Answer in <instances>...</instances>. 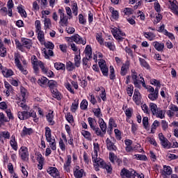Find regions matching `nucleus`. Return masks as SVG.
Wrapping results in <instances>:
<instances>
[{
  "label": "nucleus",
  "instance_id": "1",
  "mask_svg": "<svg viewBox=\"0 0 178 178\" xmlns=\"http://www.w3.org/2000/svg\"><path fill=\"white\" fill-rule=\"evenodd\" d=\"M18 118L20 119V120H26L29 119V118H33L34 122L37 123L38 122V118H37V114L34 111H19L18 112Z\"/></svg>",
  "mask_w": 178,
  "mask_h": 178
},
{
  "label": "nucleus",
  "instance_id": "2",
  "mask_svg": "<svg viewBox=\"0 0 178 178\" xmlns=\"http://www.w3.org/2000/svg\"><path fill=\"white\" fill-rule=\"evenodd\" d=\"M85 54L86 57L83 58V65L85 66L86 69H87V67H90L87 63H88V60L92 58V49L91 48V46H86L85 49Z\"/></svg>",
  "mask_w": 178,
  "mask_h": 178
},
{
  "label": "nucleus",
  "instance_id": "3",
  "mask_svg": "<svg viewBox=\"0 0 178 178\" xmlns=\"http://www.w3.org/2000/svg\"><path fill=\"white\" fill-rule=\"evenodd\" d=\"M111 32L115 40H118V41H123V40H124L123 37L126 35V33H123L122 30L118 28H114L112 29Z\"/></svg>",
  "mask_w": 178,
  "mask_h": 178
},
{
  "label": "nucleus",
  "instance_id": "4",
  "mask_svg": "<svg viewBox=\"0 0 178 178\" xmlns=\"http://www.w3.org/2000/svg\"><path fill=\"white\" fill-rule=\"evenodd\" d=\"M58 13H60V22L59 24H60V26H62L63 27L64 26H67V24H69V17H67V16L65 15V13H63V10L59 9L58 10Z\"/></svg>",
  "mask_w": 178,
  "mask_h": 178
},
{
  "label": "nucleus",
  "instance_id": "5",
  "mask_svg": "<svg viewBox=\"0 0 178 178\" xmlns=\"http://www.w3.org/2000/svg\"><path fill=\"white\" fill-rule=\"evenodd\" d=\"M159 138L161 141V144L163 148H170L172 147V143H169V140L163 136V134H159Z\"/></svg>",
  "mask_w": 178,
  "mask_h": 178
},
{
  "label": "nucleus",
  "instance_id": "6",
  "mask_svg": "<svg viewBox=\"0 0 178 178\" xmlns=\"http://www.w3.org/2000/svg\"><path fill=\"white\" fill-rule=\"evenodd\" d=\"M131 77L135 87H136V88H141V85H140L141 81L138 79V75L134 70H131Z\"/></svg>",
  "mask_w": 178,
  "mask_h": 178
},
{
  "label": "nucleus",
  "instance_id": "7",
  "mask_svg": "<svg viewBox=\"0 0 178 178\" xmlns=\"http://www.w3.org/2000/svg\"><path fill=\"white\" fill-rule=\"evenodd\" d=\"M99 66L100 67L101 72H102V74L104 76H108L109 69L106 66V63L105 62V60H102L99 61Z\"/></svg>",
  "mask_w": 178,
  "mask_h": 178
},
{
  "label": "nucleus",
  "instance_id": "8",
  "mask_svg": "<svg viewBox=\"0 0 178 178\" xmlns=\"http://www.w3.org/2000/svg\"><path fill=\"white\" fill-rule=\"evenodd\" d=\"M19 155L22 161L29 160V152L27 151V147H22L19 150Z\"/></svg>",
  "mask_w": 178,
  "mask_h": 178
},
{
  "label": "nucleus",
  "instance_id": "9",
  "mask_svg": "<svg viewBox=\"0 0 178 178\" xmlns=\"http://www.w3.org/2000/svg\"><path fill=\"white\" fill-rule=\"evenodd\" d=\"M70 40L76 42V44H82V45H86V40H83V38H81L79 34H75L74 36H72Z\"/></svg>",
  "mask_w": 178,
  "mask_h": 178
},
{
  "label": "nucleus",
  "instance_id": "10",
  "mask_svg": "<svg viewBox=\"0 0 178 178\" xmlns=\"http://www.w3.org/2000/svg\"><path fill=\"white\" fill-rule=\"evenodd\" d=\"M46 140L49 143L50 148L53 151H56V140H55V138L49 136V138H46Z\"/></svg>",
  "mask_w": 178,
  "mask_h": 178
},
{
  "label": "nucleus",
  "instance_id": "11",
  "mask_svg": "<svg viewBox=\"0 0 178 178\" xmlns=\"http://www.w3.org/2000/svg\"><path fill=\"white\" fill-rule=\"evenodd\" d=\"M47 173H49L52 176V177H59V171L58 170V168L55 167L49 168L47 169Z\"/></svg>",
  "mask_w": 178,
  "mask_h": 178
},
{
  "label": "nucleus",
  "instance_id": "12",
  "mask_svg": "<svg viewBox=\"0 0 178 178\" xmlns=\"http://www.w3.org/2000/svg\"><path fill=\"white\" fill-rule=\"evenodd\" d=\"M106 144L108 151H116L118 149V147H116L115 143L112 142V140H111L109 138L106 140Z\"/></svg>",
  "mask_w": 178,
  "mask_h": 178
},
{
  "label": "nucleus",
  "instance_id": "13",
  "mask_svg": "<svg viewBox=\"0 0 178 178\" xmlns=\"http://www.w3.org/2000/svg\"><path fill=\"white\" fill-rule=\"evenodd\" d=\"M22 47L26 48V49H31V47H33V42L30 39L22 38Z\"/></svg>",
  "mask_w": 178,
  "mask_h": 178
},
{
  "label": "nucleus",
  "instance_id": "14",
  "mask_svg": "<svg viewBox=\"0 0 178 178\" xmlns=\"http://www.w3.org/2000/svg\"><path fill=\"white\" fill-rule=\"evenodd\" d=\"M133 99L137 105L140 104L141 101V95H140V92L138 91V89H135L134 96H133Z\"/></svg>",
  "mask_w": 178,
  "mask_h": 178
},
{
  "label": "nucleus",
  "instance_id": "15",
  "mask_svg": "<svg viewBox=\"0 0 178 178\" xmlns=\"http://www.w3.org/2000/svg\"><path fill=\"white\" fill-rule=\"evenodd\" d=\"M153 46L156 51L159 52H163V49L165 48V44L159 42H154Z\"/></svg>",
  "mask_w": 178,
  "mask_h": 178
},
{
  "label": "nucleus",
  "instance_id": "16",
  "mask_svg": "<svg viewBox=\"0 0 178 178\" xmlns=\"http://www.w3.org/2000/svg\"><path fill=\"white\" fill-rule=\"evenodd\" d=\"M3 138H6L8 140L10 138V134L9 133V131H3L0 134V141L2 144H5Z\"/></svg>",
  "mask_w": 178,
  "mask_h": 178
},
{
  "label": "nucleus",
  "instance_id": "17",
  "mask_svg": "<svg viewBox=\"0 0 178 178\" xmlns=\"http://www.w3.org/2000/svg\"><path fill=\"white\" fill-rule=\"evenodd\" d=\"M98 123L102 133L105 134L106 133V123H105V121H104V119L102 118H99Z\"/></svg>",
  "mask_w": 178,
  "mask_h": 178
},
{
  "label": "nucleus",
  "instance_id": "18",
  "mask_svg": "<svg viewBox=\"0 0 178 178\" xmlns=\"http://www.w3.org/2000/svg\"><path fill=\"white\" fill-rule=\"evenodd\" d=\"M45 59H49V56H54V51L51 49H43Z\"/></svg>",
  "mask_w": 178,
  "mask_h": 178
},
{
  "label": "nucleus",
  "instance_id": "19",
  "mask_svg": "<svg viewBox=\"0 0 178 178\" xmlns=\"http://www.w3.org/2000/svg\"><path fill=\"white\" fill-rule=\"evenodd\" d=\"M47 121L49 122L50 126H54L55 124V121L54 120V111L49 113L46 116Z\"/></svg>",
  "mask_w": 178,
  "mask_h": 178
},
{
  "label": "nucleus",
  "instance_id": "20",
  "mask_svg": "<svg viewBox=\"0 0 178 178\" xmlns=\"http://www.w3.org/2000/svg\"><path fill=\"white\" fill-rule=\"evenodd\" d=\"M11 140H10V144L13 148V149H14L15 151H17V142H16V138L15 137V136H11Z\"/></svg>",
  "mask_w": 178,
  "mask_h": 178
},
{
  "label": "nucleus",
  "instance_id": "21",
  "mask_svg": "<svg viewBox=\"0 0 178 178\" xmlns=\"http://www.w3.org/2000/svg\"><path fill=\"white\" fill-rule=\"evenodd\" d=\"M149 109L152 113V115L156 114V111L159 109L158 108V106L155 104V103L149 104Z\"/></svg>",
  "mask_w": 178,
  "mask_h": 178
},
{
  "label": "nucleus",
  "instance_id": "22",
  "mask_svg": "<svg viewBox=\"0 0 178 178\" xmlns=\"http://www.w3.org/2000/svg\"><path fill=\"white\" fill-rule=\"evenodd\" d=\"M129 70V65L126 64H123L121 67V72L120 74L121 76H126L127 74V71Z\"/></svg>",
  "mask_w": 178,
  "mask_h": 178
},
{
  "label": "nucleus",
  "instance_id": "23",
  "mask_svg": "<svg viewBox=\"0 0 178 178\" xmlns=\"http://www.w3.org/2000/svg\"><path fill=\"white\" fill-rule=\"evenodd\" d=\"M154 116H156V118H159L160 119L165 118V113H163V111H162L161 108H159L156 114H154Z\"/></svg>",
  "mask_w": 178,
  "mask_h": 178
},
{
  "label": "nucleus",
  "instance_id": "24",
  "mask_svg": "<svg viewBox=\"0 0 178 178\" xmlns=\"http://www.w3.org/2000/svg\"><path fill=\"white\" fill-rule=\"evenodd\" d=\"M54 67L56 70H65V69H66L65 64L61 63H55Z\"/></svg>",
  "mask_w": 178,
  "mask_h": 178
},
{
  "label": "nucleus",
  "instance_id": "25",
  "mask_svg": "<svg viewBox=\"0 0 178 178\" xmlns=\"http://www.w3.org/2000/svg\"><path fill=\"white\" fill-rule=\"evenodd\" d=\"M21 97H22L23 101H26V97L28 95L27 90L24 87L20 88Z\"/></svg>",
  "mask_w": 178,
  "mask_h": 178
},
{
  "label": "nucleus",
  "instance_id": "26",
  "mask_svg": "<svg viewBox=\"0 0 178 178\" xmlns=\"http://www.w3.org/2000/svg\"><path fill=\"white\" fill-rule=\"evenodd\" d=\"M144 35L145 38H147V40H149V41L155 40V34H154L152 32H145L144 33Z\"/></svg>",
  "mask_w": 178,
  "mask_h": 178
},
{
  "label": "nucleus",
  "instance_id": "27",
  "mask_svg": "<svg viewBox=\"0 0 178 178\" xmlns=\"http://www.w3.org/2000/svg\"><path fill=\"white\" fill-rule=\"evenodd\" d=\"M1 73L4 77H10V76H13V71H12V70H3Z\"/></svg>",
  "mask_w": 178,
  "mask_h": 178
},
{
  "label": "nucleus",
  "instance_id": "28",
  "mask_svg": "<svg viewBox=\"0 0 178 178\" xmlns=\"http://www.w3.org/2000/svg\"><path fill=\"white\" fill-rule=\"evenodd\" d=\"M38 39L40 42H44L45 38H44V32L42 31H37Z\"/></svg>",
  "mask_w": 178,
  "mask_h": 178
},
{
  "label": "nucleus",
  "instance_id": "29",
  "mask_svg": "<svg viewBox=\"0 0 178 178\" xmlns=\"http://www.w3.org/2000/svg\"><path fill=\"white\" fill-rule=\"evenodd\" d=\"M84 173V170L81 169V170H76L74 172V175L76 178H81L83 177V175Z\"/></svg>",
  "mask_w": 178,
  "mask_h": 178
},
{
  "label": "nucleus",
  "instance_id": "30",
  "mask_svg": "<svg viewBox=\"0 0 178 178\" xmlns=\"http://www.w3.org/2000/svg\"><path fill=\"white\" fill-rule=\"evenodd\" d=\"M143 124L145 130H149V124L148 122V117H144L143 118Z\"/></svg>",
  "mask_w": 178,
  "mask_h": 178
},
{
  "label": "nucleus",
  "instance_id": "31",
  "mask_svg": "<svg viewBox=\"0 0 178 178\" xmlns=\"http://www.w3.org/2000/svg\"><path fill=\"white\" fill-rule=\"evenodd\" d=\"M33 133V129L31 128L29 129L26 127H24L21 136H27V134H31Z\"/></svg>",
  "mask_w": 178,
  "mask_h": 178
},
{
  "label": "nucleus",
  "instance_id": "32",
  "mask_svg": "<svg viewBox=\"0 0 178 178\" xmlns=\"http://www.w3.org/2000/svg\"><path fill=\"white\" fill-rule=\"evenodd\" d=\"M92 112H93L95 116H96V118L101 119V117L102 116V113H101V108H94L92 110Z\"/></svg>",
  "mask_w": 178,
  "mask_h": 178
},
{
  "label": "nucleus",
  "instance_id": "33",
  "mask_svg": "<svg viewBox=\"0 0 178 178\" xmlns=\"http://www.w3.org/2000/svg\"><path fill=\"white\" fill-rule=\"evenodd\" d=\"M158 95H159L157 93H156L155 92H153L148 95V98L151 101H156V99H158Z\"/></svg>",
  "mask_w": 178,
  "mask_h": 178
},
{
  "label": "nucleus",
  "instance_id": "34",
  "mask_svg": "<svg viewBox=\"0 0 178 178\" xmlns=\"http://www.w3.org/2000/svg\"><path fill=\"white\" fill-rule=\"evenodd\" d=\"M92 130L95 131L97 136H100V137H104V136H105V134H104V132H101V129H99V127H95Z\"/></svg>",
  "mask_w": 178,
  "mask_h": 178
},
{
  "label": "nucleus",
  "instance_id": "35",
  "mask_svg": "<svg viewBox=\"0 0 178 178\" xmlns=\"http://www.w3.org/2000/svg\"><path fill=\"white\" fill-rule=\"evenodd\" d=\"M93 162H95V163H97V165H99L100 166V168H104V165L106 164L105 162H104V160L101 159H97L93 160Z\"/></svg>",
  "mask_w": 178,
  "mask_h": 178
},
{
  "label": "nucleus",
  "instance_id": "36",
  "mask_svg": "<svg viewBox=\"0 0 178 178\" xmlns=\"http://www.w3.org/2000/svg\"><path fill=\"white\" fill-rule=\"evenodd\" d=\"M48 86L49 88H55L58 87V82L54 80H50L48 81Z\"/></svg>",
  "mask_w": 178,
  "mask_h": 178
},
{
  "label": "nucleus",
  "instance_id": "37",
  "mask_svg": "<svg viewBox=\"0 0 178 178\" xmlns=\"http://www.w3.org/2000/svg\"><path fill=\"white\" fill-rule=\"evenodd\" d=\"M139 61L141 66L145 67V69H149V65H148V63H147V61H145L143 58H140Z\"/></svg>",
  "mask_w": 178,
  "mask_h": 178
},
{
  "label": "nucleus",
  "instance_id": "38",
  "mask_svg": "<svg viewBox=\"0 0 178 178\" xmlns=\"http://www.w3.org/2000/svg\"><path fill=\"white\" fill-rule=\"evenodd\" d=\"M17 10H18L19 13H20V15L22 17H27V13H26V10H24V9H23V8L18 6Z\"/></svg>",
  "mask_w": 178,
  "mask_h": 178
},
{
  "label": "nucleus",
  "instance_id": "39",
  "mask_svg": "<svg viewBox=\"0 0 178 178\" xmlns=\"http://www.w3.org/2000/svg\"><path fill=\"white\" fill-rule=\"evenodd\" d=\"M18 105H19V106L22 108V109L24 111H30V107H29L27 105L24 104V101H23V99H22V102H20Z\"/></svg>",
  "mask_w": 178,
  "mask_h": 178
},
{
  "label": "nucleus",
  "instance_id": "40",
  "mask_svg": "<svg viewBox=\"0 0 178 178\" xmlns=\"http://www.w3.org/2000/svg\"><path fill=\"white\" fill-rule=\"evenodd\" d=\"M66 69H67V70H68V72H72L74 69V65H73V63L72 62L68 61L66 63Z\"/></svg>",
  "mask_w": 178,
  "mask_h": 178
},
{
  "label": "nucleus",
  "instance_id": "41",
  "mask_svg": "<svg viewBox=\"0 0 178 178\" xmlns=\"http://www.w3.org/2000/svg\"><path fill=\"white\" fill-rule=\"evenodd\" d=\"M163 171L167 174L168 176H170L172 175V168L170 166H166L163 165Z\"/></svg>",
  "mask_w": 178,
  "mask_h": 178
},
{
  "label": "nucleus",
  "instance_id": "42",
  "mask_svg": "<svg viewBox=\"0 0 178 178\" xmlns=\"http://www.w3.org/2000/svg\"><path fill=\"white\" fill-rule=\"evenodd\" d=\"M44 45L46 49H54V48L55 47V45H54L53 43L51 42H44Z\"/></svg>",
  "mask_w": 178,
  "mask_h": 178
},
{
  "label": "nucleus",
  "instance_id": "43",
  "mask_svg": "<svg viewBox=\"0 0 178 178\" xmlns=\"http://www.w3.org/2000/svg\"><path fill=\"white\" fill-rule=\"evenodd\" d=\"M96 39L100 45H102V44H104V39L102 38V33H97Z\"/></svg>",
  "mask_w": 178,
  "mask_h": 178
},
{
  "label": "nucleus",
  "instance_id": "44",
  "mask_svg": "<svg viewBox=\"0 0 178 178\" xmlns=\"http://www.w3.org/2000/svg\"><path fill=\"white\" fill-rule=\"evenodd\" d=\"M81 109H83V111H86L87 109V106H88V102L87 100L83 99L81 103Z\"/></svg>",
  "mask_w": 178,
  "mask_h": 178
},
{
  "label": "nucleus",
  "instance_id": "45",
  "mask_svg": "<svg viewBox=\"0 0 178 178\" xmlns=\"http://www.w3.org/2000/svg\"><path fill=\"white\" fill-rule=\"evenodd\" d=\"M81 134L85 137V138H87V140H90V138H91V134L88 131L83 130Z\"/></svg>",
  "mask_w": 178,
  "mask_h": 178
},
{
  "label": "nucleus",
  "instance_id": "46",
  "mask_svg": "<svg viewBox=\"0 0 178 178\" xmlns=\"http://www.w3.org/2000/svg\"><path fill=\"white\" fill-rule=\"evenodd\" d=\"M114 133L115 134V137L117 140H122V133L120 132V130L115 129L114 130Z\"/></svg>",
  "mask_w": 178,
  "mask_h": 178
},
{
  "label": "nucleus",
  "instance_id": "47",
  "mask_svg": "<svg viewBox=\"0 0 178 178\" xmlns=\"http://www.w3.org/2000/svg\"><path fill=\"white\" fill-rule=\"evenodd\" d=\"M110 79L111 80H114L115 75V70L113 69V66H110Z\"/></svg>",
  "mask_w": 178,
  "mask_h": 178
},
{
  "label": "nucleus",
  "instance_id": "48",
  "mask_svg": "<svg viewBox=\"0 0 178 178\" xmlns=\"http://www.w3.org/2000/svg\"><path fill=\"white\" fill-rule=\"evenodd\" d=\"M79 107V101L76 102L74 101V103H72L71 111L72 112H76L77 111V108Z\"/></svg>",
  "mask_w": 178,
  "mask_h": 178
},
{
  "label": "nucleus",
  "instance_id": "49",
  "mask_svg": "<svg viewBox=\"0 0 178 178\" xmlns=\"http://www.w3.org/2000/svg\"><path fill=\"white\" fill-rule=\"evenodd\" d=\"M159 124H160L159 121L155 120V121L153 122L152 125L151 133H154V131H153L154 129V130H155L157 127H159Z\"/></svg>",
  "mask_w": 178,
  "mask_h": 178
},
{
  "label": "nucleus",
  "instance_id": "50",
  "mask_svg": "<svg viewBox=\"0 0 178 178\" xmlns=\"http://www.w3.org/2000/svg\"><path fill=\"white\" fill-rule=\"evenodd\" d=\"M108 127H111L113 129V127H118V124H115V120L113 118H110L108 122Z\"/></svg>",
  "mask_w": 178,
  "mask_h": 178
},
{
  "label": "nucleus",
  "instance_id": "51",
  "mask_svg": "<svg viewBox=\"0 0 178 178\" xmlns=\"http://www.w3.org/2000/svg\"><path fill=\"white\" fill-rule=\"evenodd\" d=\"M16 48L19 49V51H23V43H21L19 40H15Z\"/></svg>",
  "mask_w": 178,
  "mask_h": 178
},
{
  "label": "nucleus",
  "instance_id": "52",
  "mask_svg": "<svg viewBox=\"0 0 178 178\" xmlns=\"http://www.w3.org/2000/svg\"><path fill=\"white\" fill-rule=\"evenodd\" d=\"M48 82V79H47V77H42L41 79H38V83L41 86L42 84H47V83Z\"/></svg>",
  "mask_w": 178,
  "mask_h": 178
},
{
  "label": "nucleus",
  "instance_id": "53",
  "mask_svg": "<svg viewBox=\"0 0 178 178\" xmlns=\"http://www.w3.org/2000/svg\"><path fill=\"white\" fill-rule=\"evenodd\" d=\"M72 9L73 15H74V16H77V11L79 10V8L77 7V3H73V7Z\"/></svg>",
  "mask_w": 178,
  "mask_h": 178
},
{
  "label": "nucleus",
  "instance_id": "54",
  "mask_svg": "<svg viewBox=\"0 0 178 178\" xmlns=\"http://www.w3.org/2000/svg\"><path fill=\"white\" fill-rule=\"evenodd\" d=\"M52 136V134H51V129L48 127H45V137L46 138H49V137Z\"/></svg>",
  "mask_w": 178,
  "mask_h": 178
},
{
  "label": "nucleus",
  "instance_id": "55",
  "mask_svg": "<svg viewBox=\"0 0 178 178\" xmlns=\"http://www.w3.org/2000/svg\"><path fill=\"white\" fill-rule=\"evenodd\" d=\"M36 158L40 165H42V163H44V157H42L41 154H38Z\"/></svg>",
  "mask_w": 178,
  "mask_h": 178
},
{
  "label": "nucleus",
  "instance_id": "56",
  "mask_svg": "<svg viewBox=\"0 0 178 178\" xmlns=\"http://www.w3.org/2000/svg\"><path fill=\"white\" fill-rule=\"evenodd\" d=\"M105 46L109 48L110 51H115V44L109 42H105Z\"/></svg>",
  "mask_w": 178,
  "mask_h": 178
},
{
  "label": "nucleus",
  "instance_id": "57",
  "mask_svg": "<svg viewBox=\"0 0 178 178\" xmlns=\"http://www.w3.org/2000/svg\"><path fill=\"white\" fill-rule=\"evenodd\" d=\"M81 57L80 56H75L74 57V62H75V66H76V67H79L80 66V60H81Z\"/></svg>",
  "mask_w": 178,
  "mask_h": 178
},
{
  "label": "nucleus",
  "instance_id": "58",
  "mask_svg": "<svg viewBox=\"0 0 178 178\" xmlns=\"http://www.w3.org/2000/svg\"><path fill=\"white\" fill-rule=\"evenodd\" d=\"M0 56L5 58L6 56V48L3 47V46L0 47Z\"/></svg>",
  "mask_w": 178,
  "mask_h": 178
},
{
  "label": "nucleus",
  "instance_id": "59",
  "mask_svg": "<svg viewBox=\"0 0 178 178\" xmlns=\"http://www.w3.org/2000/svg\"><path fill=\"white\" fill-rule=\"evenodd\" d=\"M36 31H41V22L40 20H36L35 22Z\"/></svg>",
  "mask_w": 178,
  "mask_h": 178
},
{
  "label": "nucleus",
  "instance_id": "60",
  "mask_svg": "<svg viewBox=\"0 0 178 178\" xmlns=\"http://www.w3.org/2000/svg\"><path fill=\"white\" fill-rule=\"evenodd\" d=\"M44 22L45 29H49V26H51V19L49 18H45Z\"/></svg>",
  "mask_w": 178,
  "mask_h": 178
},
{
  "label": "nucleus",
  "instance_id": "61",
  "mask_svg": "<svg viewBox=\"0 0 178 178\" xmlns=\"http://www.w3.org/2000/svg\"><path fill=\"white\" fill-rule=\"evenodd\" d=\"M103 169H106L107 173H112V166L108 165V164H104Z\"/></svg>",
  "mask_w": 178,
  "mask_h": 178
},
{
  "label": "nucleus",
  "instance_id": "62",
  "mask_svg": "<svg viewBox=\"0 0 178 178\" xmlns=\"http://www.w3.org/2000/svg\"><path fill=\"white\" fill-rule=\"evenodd\" d=\"M59 147L63 151H65L66 149V145H65V143H63V140L62 139H60Z\"/></svg>",
  "mask_w": 178,
  "mask_h": 178
},
{
  "label": "nucleus",
  "instance_id": "63",
  "mask_svg": "<svg viewBox=\"0 0 178 178\" xmlns=\"http://www.w3.org/2000/svg\"><path fill=\"white\" fill-rule=\"evenodd\" d=\"M154 9L157 13H161V5L158 2L154 3Z\"/></svg>",
  "mask_w": 178,
  "mask_h": 178
},
{
  "label": "nucleus",
  "instance_id": "64",
  "mask_svg": "<svg viewBox=\"0 0 178 178\" xmlns=\"http://www.w3.org/2000/svg\"><path fill=\"white\" fill-rule=\"evenodd\" d=\"M168 159H170V161H172L173 159H178V156H176L175 154H168L167 155Z\"/></svg>",
  "mask_w": 178,
  "mask_h": 178
}]
</instances>
